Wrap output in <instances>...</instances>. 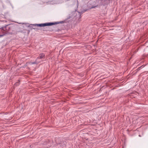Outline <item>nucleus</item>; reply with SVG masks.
Masks as SVG:
<instances>
[{
	"mask_svg": "<svg viewBox=\"0 0 148 148\" xmlns=\"http://www.w3.org/2000/svg\"><path fill=\"white\" fill-rule=\"evenodd\" d=\"M44 56V55L43 53L41 54V55L39 56V58H42Z\"/></svg>",
	"mask_w": 148,
	"mask_h": 148,
	"instance_id": "obj_2",
	"label": "nucleus"
},
{
	"mask_svg": "<svg viewBox=\"0 0 148 148\" xmlns=\"http://www.w3.org/2000/svg\"><path fill=\"white\" fill-rule=\"evenodd\" d=\"M3 36V35H0V37L2 36Z\"/></svg>",
	"mask_w": 148,
	"mask_h": 148,
	"instance_id": "obj_4",
	"label": "nucleus"
},
{
	"mask_svg": "<svg viewBox=\"0 0 148 148\" xmlns=\"http://www.w3.org/2000/svg\"><path fill=\"white\" fill-rule=\"evenodd\" d=\"M54 24L53 23H50L40 24H36L35 25V26L40 27H42L45 26H51L53 25Z\"/></svg>",
	"mask_w": 148,
	"mask_h": 148,
	"instance_id": "obj_1",
	"label": "nucleus"
},
{
	"mask_svg": "<svg viewBox=\"0 0 148 148\" xmlns=\"http://www.w3.org/2000/svg\"><path fill=\"white\" fill-rule=\"evenodd\" d=\"M37 63H38V62L36 61H36L35 62H32V64H36Z\"/></svg>",
	"mask_w": 148,
	"mask_h": 148,
	"instance_id": "obj_3",
	"label": "nucleus"
}]
</instances>
